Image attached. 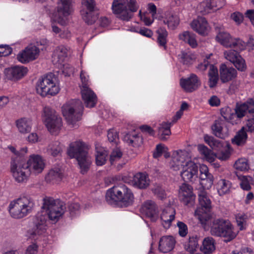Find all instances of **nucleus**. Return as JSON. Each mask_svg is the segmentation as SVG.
Here are the masks:
<instances>
[{
  "mask_svg": "<svg viewBox=\"0 0 254 254\" xmlns=\"http://www.w3.org/2000/svg\"><path fill=\"white\" fill-rule=\"evenodd\" d=\"M42 208L46 210V213H38L36 215L33 221L34 226L33 235L44 234L47 230V218L57 221L64 213L65 207L59 199L55 200L52 197L46 196L43 198Z\"/></svg>",
  "mask_w": 254,
  "mask_h": 254,
  "instance_id": "nucleus-1",
  "label": "nucleus"
},
{
  "mask_svg": "<svg viewBox=\"0 0 254 254\" xmlns=\"http://www.w3.org/2000/svg\"><path fill=\"white\" fill-rule=\"evenodd\" d=\"M210 227L211 235L224 238L226 243L234 239L237 234L234 231V227L228 219L222 218H215L207 221Z\"/></svg>",
  "mask_w": 254,
  "mask_h": 254,
  "instance_id": "nucleus-2",
  "label": "nucleus"
},
{
  "mask_svg": "<svg viewBox=\"0 0 254 254\" xmlns=\"http://www.w3.org/2000/svg\"><path fill=\"white\" fill-rule=\"evenodd\" d=\"M133 198L131 190L123 184L114 186L106 194V201L112 205H116L120 202L124 206H128L132 204Z\"/></svg>",
  "mask_w": 254,
  "mask_h": 254,
  "instance_id": "nucleus-3",
  "label": "nucleus"
},
{
  "mask_svg": "<svg viewBox=\"0 0 254 254\" xmlns=\"http://www.w3.org/2000/svg\"><path fill=\"white\" fill-rule=\"evenodd\" d=\"M67 153L71 158H75L77 160L81 169V173H86L91 163L88 156L87 145L81 140L71 142Z\"/></svg>",
  "mask_w": 254,
  "mask_h": 254,
  "instance_id": "nucleus-4",
  "label": "nucleus"
},
{
  "mask_svg": "<svg viewBox=\"0 0 254 254\" xmlns=\"http://www.w3.org/2000/svg\"><path fill=\"white\" fill-rule=\"evenodd\" d=\"M138 9L136 0H114L112 2L113 14L122 21H129Z\"/></svg>",
  "mask_w": 254,
  "mask_h": 254,
  "instance_id": "nucleus-5",
  "label": "nucleus"
},
{
  "mask_svg": "<svg viewBox=\"0 0 254 254\" xmlns=\"http://www.w3.org/2000/svg\"><path fill=\"white\" fill-rule=\"evenodd\" d=\"M34 205V201L30 196L23 195L11 201L8 210L12 218L21 219L31 213Z\"/></svg>",
  "mask_w": 254,
  "mask_h": 254,
  "instance_id": "nucleus-6",
  "label": "nucleus"
},
{
  "mask_svg": "<svg viewBox=\"0 0 254 254\" xmlns=\"http://www.w3.org/2000/svg\"><path fill=\"white\" fill-rule=\"evenodd\" d=\"M36 91L38 94L43 97L58 94L60 88L57 84L55 74L50 72L39 78L36 84Z\"/></svg>",
  "mask_w": 254,
  "mask_h": 254,
  "instance_id": "nucleus-7",
  "label": "nucleus"
},
{
  "mask_svg": "<svg viewBox=\"0 0 254 254\" xmlns=\"http://www.w3.org/2000/svg\"><path fill=\"white\" fill-rule=\"evenodd\" d=\"M84 107L79 99L71 100L62 107V113L68 124L74 125L81 120Z\"/></svg>",
  "mask_w": 254,
  "mask_h": 254,
  "instance_id": "nucleus-8",
  "label": "nucleus"
},
{
  "mask_svg": "<svg viewBox=\"0 0 254 254\" xmlns=\"http://www.w3.org/2000/svg\"><path fill=\"white\" fill-rule=\"evenodd\" d=\"M204 189L201 188L198 191V196L199 206L195 211V214L198 216V218L202 224H205L210 216L208 213L211 208V201L208 196Z\"/></svg>",
  "mask_w": 254,
  "mask_h": 254,
  "instance_id": "nucleus-9",
  "label": "nucleus"
},
{
  "mask_svg": "<svg viewBox=\"0 0 254 254\" xmlns=\"http://www.w3.org/2000/svg\"><path fill=\"white\" fill-rule=\"evenodd\" d=\"M20 157L24 164V169L29 171L30 173L37 174L41 173L45 168V163L42 157L39 155L32 154L30 156L27 160L25 156L20 154L18 155Z\"/></svg>",
  "mask_w": 254,
  "mask_h": 254,
  "instance_id": "nucleus-10",
  "label": "nucleus"
},
{
  "mask_svg": "<svg viewBox=\"0 0 254 254\" xmlns=\"http://www.w3.org/2000/svg\"><path fill=\"white\" fill-rule=\"evenodd\" d=\"M95 0H82L80 14L88 25L94 24L98 19L97 7Z\"/></svg>",
  "mask_w": 254,
  "mask_h": 254,
  "instance_id": "nucleus-11",
  "label": "nucleus"
},
{
  "mask_svg": "<svg viewBox=\"0 0 254 254\" xmlns=\"http://www.w3.org/2000/svg\"><path fill=\"white\" fill-rule=\"evenodd\" d=\"M43 120L48 130L52 134L58 131L62 126V120L55 115V111L50 107L43 109Z\"/></svg>",
  "mask_w": 254,
  "mask_h": 254,
  "instance_id": "nucleus-12",
  "label": "nucleus"
},
{
  "mask_svg": "<svg viewBox=\"0 0 254 254\" xmlns=\"http://www.w3.org/2000/svg\"><path fill=\"white\" fill-rule=\"evenodd\" d=\"M204 139L206 143L213 150L220 151L218 153V157L220 159L226 160L230 157L232 150L230 144H227L225 147H223V143L221 141L208 135L204 136Z\"/></svg>",
  "mask_w": 254,
  "mask_h": 254,
  "instance_id": "nucleus-13",
  "label": "nucleus"
},
{
  "mask_svg": "<svg viewBox=\"0 0 254 254\" xmlns=\"http://www.w3.org/2000/svg\"><path fill=\"white\" fill-rule=\"evenodd\" d=\"M216 40L225 47L233 48L242 51L245 50L246 44L240 39H233L227 32L220 31L216 36Z\"/></svg>",
  "mask_w": 254,
  "mask_h": 254,
  "instance_id": "nucleus-14",
  "label": "nucleus"
},
{
  "mask_svg": "<svg viewBox=\"0 0 254 254\" xmlns=\"http://www.w3.org/2000/svg\"><path fill=\"white\" fill-rule=\"evenodd\" d=\"M20 157L17 156L15 159L11 161L10 170L15 180L18 183H22L27 180L30 172L24 169V164Z\"/></svg>",
  "mask_w": 254,
  "mask_h": 254,
  "instance_id": "nucleus-15",
  "label": "nucleus"
},
{
  "mask_svg": "<svg viewBox=\"0 0 254 254\" xmlns=\"http://www.w3.org/2000/svg\"><path fill=\"white\" fill-rule=\"evenodd\" d=\"M40 53V50L36 46L30 44L17 55V60L22 63L27 64L36 60Z\"/></svg>",
  "mask_w": 254,
  "mask_h": 254,
  "instance_id": "nucleus-16",
  "label": "nucleus"
},
{
  "mask_svg": "<svg viewBox=\"0 0 254 254\" xmlns=\"http://www.w3.org/2000/svg\"><path fill=\"white\" fill-rule=\"evenodd\" d=\"M198 166L191 161L187 162L184 165L181 176L186 182H192L197 178Z\"/></svg>",
  "mask_w": 254,
  "mask_h": 254,
  "instance_id": "nucleus-17",
  "label": "nucleus"
},
{
  "mask_svg": "<svg viewBox=\"0 0 254 254\" xmlns=\"http://www.w3.org/2000/svg\"><path fill=\"white\" fill-rule=\"evenodd\" d=\"M179 197L181 202L185 205L190 206L193 205L195 195L193 192L192 187L183 183L180 188Z\"/></svg>",
  "mask_w": 254,
  "mask_h": 254,
  "instance_id": "nucleus-18",
  "label": "nucleus"
},
{
  "mask_svg": "<svg viewBox=\"0 0 254 254\" xmlns=\"http://www.w3.org/2000/svg\"><path fill=\"white\" fill-rule=\"evenodd\" d=\"M200 82L198 76L191 73L189 77H182L180 80V85L186 92L191 93L196 90Z\"/></svg>",
  "mask_w": 254,
  "mask_h": 254,
  "instance_id": "nucleus-19",
  "label": "nucleus"
},
{
  "mask_svg": "<svg viewBox=\"0 0 254 254\" xmlns=\"http://www.w3.org/2000/svg\"><path fill=\"white\" fill-rule=\"evenodd\" d=\"M236 50L239 51L236 49L225 51L224 52L225 57L227 60L233 64L238 70L241 71H245L247 67L245 61Z\"/></svg>",
  "mask_w": 254,
  "mask_h": 254,
  "instance_id": "nucleus-20",
  "label": "nucleus"
},
{
  "mask_svg": "<svg viewBox=\"0 0 254 254\" xmlns=\"http://www.w3.org/2000/svg\"><path fill=\"white\" fill-rule=\"evenodd\" d=\"M28 70L26 67L15 65L5 68L4 74L7 79L16 81L24 77L27 74Z\"/></svg>",
  "mask_w": 254,
  "mask_h": 254,
  "instance_id": "nucleus-21",
  "label": "nucleus"
},
{
  "mask_svg": "<svg viewBox=\"0 0 254 254\" xmlns=\"http://www.w3.org/2000/svg\"><path fill=\"white\" fill-rule=\"evenodd\" d=\"M200 171V185L201 188L209 189L213 184L214 177L209 173L207 166L202 164L199 167Z\"/></svg>",
  "mask_w": 254,
  "mask_h": 254,
  "instance_id": "nucleus-22",
  "label": "nucleus"
},
{
  "mask_svg": "<svg viewBox=\"0 0 254 254\" xmlns=\"http://www.w3.org/2000/svg\"><path fill=\"white\" fill-rule=\"evenodd\" d=\"M175 244L176 240L173 236H163L160 239L158 249L160 252L167 253L174 249Z\"/></svg>",
  "mask_w": 254,
  "mask_h": 254,
  "instance_id": "nucleus-23",
  "label": "nucleus"
},
{
  "mask_svg": "<svg viewBox=\"0 0 254 254\" xmlns=\"http://www.w3.org/2000/svg\"><path fill=\"white\" fill-rule=\"evenodd\" d=\"M192 29L201 35H206L208 31V24L206 19L203 17H199L193 20L191 23Z\"/></svg>",
  "mask_w": 254,
  "mask_h": 254,
  "instance_id": "nucleus-24",
  "label": "nucleus"
},
{
  "mask_svg": "<svg viewBox=\"0 0 254 254\" xmlns=\"http://www.w3.org/2000/svg\"><path fill=\"white\" fill-rule=\"evenodd\" d=\"M220 77L223 83L232 80L237 76V71L233 67H228L225 64L220 66Z\"/></svg>",
  "mask_w": 254,
  "mask_h": 254,
  "instance_id": "nucleus-25",
  "label": "nucleus"
},
{
  "mask_svg": "<svg viewBox=\"0 0 254 254\" xmlns=\"http://www.w3.org/2000/svg\"><path fill=\"white\" fill-rule=\"evenodd\" d=\"M81 93L86 107L93 108L96 105L97 102V96L90 88L81 89Z\"/></svg>",
  "mask_w": 254,
  "mask_h": 254,
  "instance_id": "nucleus-26",
  "label": "nucleus"
},
{
  "mask_svg": "<svg viewBox=\"0 0 254 254\" xmlns=\"http://www.w3.org/2000/svg\"><path fill=\"white\" fill-rule=\"evenodd\" d=\"M124 142L134 147H138L142 144V138L135 131L128 132L123 138Z\"/></svg>",
  "mask_w": 254,
  "mask_h": 254,
  "instance_id": "nucleus-27",
  "label": "nucleus"
},
{
  "mask_svg": "<svg viewBox=\"0 0 254 254\" xmlns=\"http://www.w3.org/2000/svg\"><path fill=\"white\" fill-rule=\"evenodd\" d=\"M133 186L140 189L146 188L149 185V179L147 174L143 173H137L133 176L132 180Z\"/></svg>",
  "mask_w": 254,
  "mask_h": 254,
  "instance_id": "nucleus-28",
  "label": "nucleus"
},
{
  "mask_svg": "<svg viewBox=\"0 0 254 254\" xmlns=\"http://www.w3.org/2000/svg\"><path fill=\"white\" fill-rule=\"evenodd\" d=\"M63 177L62 170L58 167H55L49 171L45 176V180L47 183H57L62 180Z\"/></svg>",
  "mask_w": 254,
  "mask_h": 254,
  "instance_id": "nucleus-29",
  "label": "nucleus"
},
{
  "mask_svg": "<svg viewBox=\"0 0 254 254\" xmlns=\"http://www.w3.org/2000/svg\"><path fill=\"white\" fill-rule=\"evenodd\" d=\"M141 211L147 217L152 218L157 213V207L155 203L152 200L145 201L142 205Z\"/></svg>",
  "mask_w": 254,
  "mask_h": 254,
  "instance_id": "nucleus-30",
  "label": "nucleus"
},
{
  "mask_svg": "<svg viewBox=\"0 0 254 254\" xmlns=\"http://www.w3.org/2000/svg\"><path fill=\"white\" fill-rule=\"evenodd\" d=\"M15 124L18 131L23 134L29 132L32 128L31 120L27 118H22L16 121Z\"/></svg>",
  "mask_w": 254,
  "mask_h": 254,
  "instance_id": "nucleus-31",
  "label": "nucleus"
},
{
  "mask_svg": "<svg viewBox=\"0 0 254 254\" xmlns=\"http://www.w3.org/2000/svg\"><path fill=\"white\" fill-rule=\"evenodd\" d=\"M249 110L250 108L247 101L240 104H237L234 110V114L235 116V120H236V124L239 123L240 119L245 116L247 112L249 113Z\"/></svg>",
  "mask_w": 254,
  "mask_h": 254,
  "instance_id": "nucleus-32",
  "label": "nucleus"
},
{
  "mask_svg": "<svg viewBox=\"0 0 254 254\" xmlns=\"http://www.w3.org/2000/svg\"><path fill=\"white\" fill-rule=\"evenodd\" d=\"M157 34V43L160 47L163 48L164 50H167V43L168 33L164 27H160L156 30Z\"/></svg>",
  "mask_w": 254,
  "mask_h": 254,
  "instance_id": "nucleus-33",
  "label": "nucleus"
},
{
  "mask_svg": "<svg viewBox=\"0 0 254 254\" xmlns=\"http://www.w3.org/2000/svg\"><path fill=\"white\" fill-rule=\"evenodd\" d=\"M248 134L245 127H243L236 134L233 138L232 139V143L237 146H243L247 142Z\"/></svg>",
  "mask_w": 254,
  "mask_h": 254,
  "instance_id": "nucleus-34",
  "label": "nucleus"
},
{
  "mask_svg": "<svg viewBox=\"0 0 254 254\" xmlns=\"http://www.w3.org/2000/svg\"><path fill=\"white\" fill-rule=\"evenodd\" d=\"M231 186V183L225 179H220L218 181L216 185L217 192L220 196H223L229 193Z\"/></svg>",
  "mask_w": 254,
  "mask_h": 254,
  "instance_id": "nucleus-35",
  "label": "nucleus"
},
{
  "mask_svg": "<svg viewBox=\"0 0 254 254\" xmlns=\"http://www.w3.org/2000/svg\"><path fill=\"white\" fill-rule=\"evenodd\" d=\"M175 210L173 209L170 210L169 211H163L161 219L164 228H169L171 226L172 222L175 219Z\"/></svg>",
  "mask_w": 254,
  "mask_h": 254,
  "instance_id": "nucleus-36",
  "label": "nucleus"
},
{
  "mask_svg": "<svg viewBox=\"0 0 254 254\" xmlns=\"http://www.w3.org/2000/svg\"><path fill=\"white\" fill-rule=\"evenodd\" d=\"M179 38L180 40L188 43L193 48L197 46L195 35L189 31H184L179 35Z\"/></svg>",
  "mask_w": 254,
  "mask_h": 254,
  "instance_id": "nucleus-37",
  "label": "nucleus"
},
{
  "mask_svg": "<svg viewBox=\"0 0 254 254\" xmlns=\"http://www.w3.org/2000/svg\"><path fill=\"white\" fill-rule=\"evenodd\" d=\"M220 114L224 120L232 125H236L235 116L234 114V110L228 106L222 108L220 109Z\"/></svg>",
  "mask_w": 254,
  "mask_h": 254,
  "instance_id": "nucleus-38",
  "label": "nucleus"
},
{
  "mask_svg": "<svg viewBox=\"0 0 254 254\" xmlns=\"http://www.w3.org/2000/svg\"><path fill=\"white\" fill-rule=\"evenodd\" d=\"M215 249V240L212 237H206L203 241L201 251L205 254H210Z\"/></svg>",
  "mask_w": 254,
  "mask_h": 254,
  "instance_id": "nucleus-39",
  "label": "nucleus"
},
{
  "mask_svg": "<svg viewBox=\"0 0 254 254\" xmlns=\"http://www.w3.org/2000/svg\"><path fill=\"white\" fill-rule=\"evenodd\" d=\"M224 124V120L221 118H218L214 121L211 126L212 131L214 135L220 138L223 136L222 130Z\"/></svg>",
  "mask_w": 254,
  "mask_h": 254,
  "instance_id": "nucleus-40",
  "label": "nucleus"
},
{
  "mask_svg": "<svg viewBox=\"0 0 254 254\" xmlns=\"http://www.w3.org/2000/svg\"><path fill=\"white\" fill-rule=\"evenodd\" d=\"M68 49L64 45L57 47L54 52L55 56L57 57L58 62L62 64L64 63L68 55Z\"/></svg>",
  "mask_w": 254,
  "mask_h": 254,
  "instance_id": "nucleus-41",
  "label": "nucleus"
},
{
  "mask_svg": "<svg viewBox=\"0 0 254 254\" xmlns=\"http://www.w3.org/2000/svg\"><path fill=\"white\" fill-rule=\"evenodd\" d=\"M198 237L196 235L190 236L189 242L185 245L186 250L190 254H194L198 248Z\"/></svg>",
  "mask_w": 254,
  "mask_h": 254,
  "instance_id": "nucleus-42",
  "label": "nucleus"
},
{
  "mask_svg": "<svg viewBox=\"0 0 254 254\" xmlns=\"http://www.w3.org/2000/svg\"><path fill=\"white\" fill-rule=\"evenodd\" d=\"M96 163L98 166H102L105 164L107 158V152L103 148H98L96 146Z\"/></svg>",
  "mask_w": 254,
  "mask_h": 254,
  "instance_id": "nucleus-43",
  "label": "nucleus"
},
{
  "mask_svg": "<svg viewBox=\"0 0 254 254\" xmlns=\"http://www.w3.org/2000/svg\"><path fill=\"white\" fill-rule=\"evenodd\" d=\"M240 181V185L242 189L249 191L252 189L251 185L254 184L253 178L249 176H242L239 177Z\"/></svg>",
  "mask_w": 254,
  "mask_h": 254,
  "instance_id": "nucleus-44",
  "label": "nucleus"
},
{
  "mask_svg": "<svg viewBox=\"0 0 254 254\" xmlns=\"http://www.w3.org/2000/svg\"><path fill=\"white\" fill-rule=\"evenodd\" d=\"M172 125L169 122H163L159 127V131L161 134L160 138L162 140H166L167 138L165 136H169L171 133L170 128Z\"/></svg>",
  "mask_w": 254,
  "mask_h": 254,
  "instance_id": "nucleus-45",
  "label": "nucleus"
},
{
  "mask_svg": "<svg viewBox=\"0 0 254 254\" xmlns=\"http://www.w3.org/2000/svg\"><path fill=\"white\" fill-rule=\"evenodd\" d=\"M236 220L238 227L240 231L245 230L247 227L248 215L245 213H238L236 215Z\"/></svg>",
  "mask_w": 254,
  "mask_h": 254,
  "instance_id": "nucleus-46",
  "label": "nucleus"
},
{
  "mask_svg": "<svg viewBox=\"0 0 254 254\" xmlns=\"http://www.w3.org/2000/svg\"><path fill=\"white\" fill-rule=\"evenodd\" d=\"M179 18L177 15H171L167 16L164 20L165 24H167L169 28L174 30L179 24Z\"/></svg>",
  "mask_w": 254,
  "mask_h": 254,
  "instance_id": "nucleus-47",
  "label": "nucleus"
},
{
  "mask_svg": "<svg viewBox=\"0 0 254 254\" xmlns=\"http://www.w3.org/2000/svg\"><path fill=\"white\" fill-rule=\"evenodd\" d=\"M234 167L236 170L241 171H248L250 168L248 160L245 158L237 160L234 164Z\"/></svg>",
  "mask_w": 254,
  "mask_h": 254,
  "instance_id": "nucleus-48",
  "label": "nucleus"
},
{
  "mask_svg": "<svg viewBox=\"0 0 254 254\" xmlns=\"http://www.w3.org/2000/svg\"><path fill=\"white\" fill-rule=\"evenodd\" d=\"M49 150L51 154L53 156H57L62 151V148L60 145V143L58 141H56L53 144L50 145Z\"/></svg>",
  "mask_w": 254,
  "mask_h": 254,
  "instance_id": "nucleus-49",
  "label": "nucleus"
},
{
  "mask_svg": "<svg viewBox=\"0 0 254 254\" xmlns=\"http://www.w3.org/2000/svg\"><path fill=\"white\" fill-rule=\"evenodd\" d=\"M123 153L120 149L117 148L111 152L110 157V162L111 165H114L115 162L119 160L122 157Z\"/></svg>",
  "mask_w": 254,
  "mask_h": 254,
  "instance_id": "nucleus-50",
  "label": "nucleus"
},
{
  "mask_svg": "<svg viewBox=\"0 0 254 254\" xmlns=\"http://www.w3.org/2000/svg\"><path fill=\"white\" fill-rule=\"evenodd\" d=\"M177 226L179 228V234L180 236L184 237L188 233V229L187 225L184 222L178 221Z\"/></svg>",
  "mask_w": 254,
  "mask_h": 254,
  "instance_id": "nucleus-51",
  "label": "nucleus"
},
{
  "mask_svg": "<svg viewBox=\"0 0 254 254\" xmlns=\"http://www.w3.org/2000/svg\"><path fill=\"white\" fill-rule=\"evenodd\" d=\"M12 52V49L7 45H0V57H6Z\"/></svg>",
  "mask_w": 254,
  "mask_h": 254,
  "instance_id": "nucleus-52",
  "label": "nucleus"
},
{
  "mask_svg": "<svg viewBox=\"0 0 254 254\" xmlns=\"http://www.w3.org/2000/svg\"><path fill=\"white\" fill-rule=\"evenodd\" d=\"M107 137L110 142H117L119 139V134L117 130L114 129L109 130L107 134Z\"/></svg>",
  "mask_w": 254,
  "mask_h": 254,
  "instance_id": "nucleus-53",
  "label": "nucleus"
},
{
  "mask_svg": "<svg viewBox=\"0 0 254 254\" xmlns=\"http://www.w3.org/2000/svg\"><path fill=\"white\" fill-rule=\"evenodd\" d=\"M194 59L192 56L188 53H183L182 54L181 62L184 64L190 65L192 64Z\"/></svg>",
  "mask_w": 254,
  "mask_h": 254,
  "instance_id": "nucleus-54",
  "label": "nucleus"
},
{
  "mask_svg": "<svg viewBox=\"0 0 254 254\" xmlns=\"http://www.w3.org/2000/svg\"><path fill=\"white\" fill-rule=\"evenodd\" d=\"M153 191L154 193L161 200L165 199L167 197L165 190L160 187H156Z\"/></svg>",
  "mask_w": 254,
  "mask_h": 254,
  "instance_id": "nucleus-55",
  "label": "nucleus"
},
{
  "mask_svg": "<svg viewBox=\"0 0 254 254\" xmlns=\"http://www.w3.org/2000/svg\"><path fill=\"white\" fill-rule=\"evenodd\" d=\"M198 150L199 153L201 154L204 155L206 158H210L211 150L209 149L206 146L203 144H199L198 145Z\"/></svg>",
  "mask_w": 254,
  "mask_h": 254,
  "instance_id": "nucleus-56",
  "label": "nucleus"
},
{
  "mask_svg": "<svg viewBox=\"0 0 254 254\" xmlns=\"http://www.w3.org/2000/svg\"><path fill=\"white\" fill-rule=\"evenodd\" d=\"M69 211L71 217H74L79 212L80 205L78 203H72L69 206Z\"/></svg>",
  "mask_w": 254,
  "mask_h": 254,
  "instance_id": "nucleus-57",
  "label": "nucleus"
},
{
  "mask_svg": "<svg viewBox=\"0 0 254 254\" xmlns=\"http://www.w3.org/2000/svg\"><path fill=\"white\" fill-rule=\"evenodd\" d=\"M38 248L39 246L36 243H32L27 247L25 254H37Z\"/></svg>",
  "mask_w": 254,
  "mask_h": 254,
  "instance_id": "nucleus-58",
  "label": "nucleus"
},
{
  "mask_svg": "<svg viewBox=\"0 0 254 254\" xmlns=\"http://www.w3.org/2000/svg\"><path fill=\"white\" fill-rule=\"evenodd\" d=\"M164 152V146L162 144H157L153 154V156L154 158H158L161 157Z\"/></svg>",
  "mask_w": 254,
  "mask_h": 254,
  "instance_id": "nucleus-59",
  "label": "nucleus"
},
{
  "mask_svg": "<svg viewBox=\"0 0 254 254\" xmlns=\"http://www.w3.org/2000/svg\"><path fill=\"white\" fill-rule=\"evenodd\" d=\"M212 55V54H209L208 57H206V59H204L202 63L199 64L197 66V69L201 71H204L207 68L208 66L210 67V65L211 64L208 61V59H209Z\"/></svg>",
  "mask_w": 254,
  "mask_h": 254,
  "instance_id": "nucleus-60",
  "label": "nucleus"
},
{
  "mask_svg": "<svg viewBox=\"0 0 254 254\" xmlns=\"http://www.w3.org/2000/svg\"><path fill=\"white\" fill-rule=\"evenodd\" d=\"M9 149L12 152H13L15 156V157H12L11 161H12L13 159H15L16 157L18 155H19L20 154L23 156H24V155L27 153L28 151L27 148L26 147L22 148L19 151H17L16 149L13 146H10L9 147Z\"/></svg>",
  "mask_w": 254,
  "mask_h": 254,
  "instance_id": "nucleus-61",
  "label": "nucleus"
},
{
  "mask_svg": "<svg viewBox=\"0 0 254 254\" xmlns=\"http://www.w3.org/2000/svg\"><path fill=\"white\" fill-rule=\"evenodd\" d=\"M230 17L233 20L238 24L242 22L244 18L243 15L238 11L232 13Z\"/></svg>",
  "mask_w": 254,
  "mask_h": 254,
  "instance_id": "nucleus-62",
  "label": "nucleus"
},
{
  "mask_svg": "<svg viewBox=\"0 0 254 254\" xmlns=\"http://www.w3.org/2000/svg\"><path fill=\"white\" fill-rule=\"evenodd\" d=\"M85 72L83 70H81L80 74V79L82 82L81 89L89 88L88 87V79L85 75Z\"/></svg>",
  "mask_w": 254,
  "mask_h": 254,
  "instance_id": "nucleus-63",
  "label": "nucleus"
},
{
  "mask_svg": "<svg viewBox=\"0 0 254 254\" xmlns=\"http://www.w3.org/2000/svg\"><path fill=\"white\" fill-rule=\"evenodd\" d=\"M244 127L246 131L250 132L254 131V116L247 121L246 126Z\"/></svg>",
  "mask_w": 254,
  "mask_h": 254,
  "instance_id": "nucleus-64",
  "label": "nucleus"
}]
</instances>
